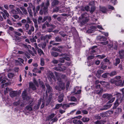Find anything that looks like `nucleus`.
I'll list each match as a JSON object with an SVG mask.
<instances>
[{
	"label": "nucleus",
	"mask_w": 124,
	"mask_h": 124,
	"mask_svg": "<svg viewBox=\"0 0 124 124\" xmlns=\"http://www.w3.org/2000/svg\"><path fill=\"white\" fill-rule=\"evenodd\" d=\"M95 118L97 119H101V117L99 115H96L95 116Z\"/></svg>",
	"instance_id": "nucleus-60"
},
{
	"label": "nucleus",
	"mask_w": 124,
	"mask_h": 124,
	"mask_svg": "<svg viewBox=\"0 0 124 124\" xmlns=\"http://www.w3.org/2000/svg\"><path fill=\"white\" fill-rule=\"evenodd\" d=\"M17 95V93L15 91L11 92L10 94V96L12 97L16 96Z\"/></svg>",
	"instance_id": "nucleus-22"
},
{
	"label": "nucleus",
	"mask_w": 124,
	"mask_h": 124,
	"mask_svg": "<svg viewBox=\"0 0 124 124\" xmlns=\"http://www.w3.org/2000/svg\"><path fill=\"white\" fill-rule=\"evenodd\" d=\"M52 49L54 51L57 52H60L61 51H62V50H61L60 49L55 48L54 47Z\"/></svg>",
	"instance_id": "nucleus-40"
},
{
	"label": "nucleus",
	"mask_w": 124,
	"mask_h": 124,
	"mask_svg": "<svg viewBox=\"0 0 124 124\" xmlns=\"http://www.w3.org/2000/svg\"><path fill=\"white\" fill-rule=\"evenodd\" d=\"M82 112L84 114H87L88 113V112L85 110H82Z\"/></svg>",
	"instance_id": "nucleus-56"
},
{
	"label": "nucleus",
	"mask_w": 124,
	"mask_h": 124,
	"mask_svg": "<svg viewBox=\"0 0 124 124\" xmlns=\"http://www.w3.org/2000/svg\"><path fill=\"white\" fill-rule=\"evenodd\" d=\"M8 76L9 78H13L14 76V74L10 73L8 74Z\"/></svg>",
	"instance_id": "nucleus-39"
},
{
	"label": "nucleus",
	"mask_w": 124,
	"mask_h": 124,
	"mask_svg": "<svg viewBox=\"0 0 124 124\" xmlns=\"http://www.w3.org/2000/svg\"><path fill=\"white\" fill-rule=\"evenodd\" d=\"M106 122L105 121H97L94 122V123L96 124H104Z\"/></svg>",
	"instance_id": "nucleus-24"
},
{
	"label": "nucleus",
	"mask_w": 124,
	"mask_h": 124,
	"mask_svg": "<svg viewBox=\"0 0 124 124\" xmlns=\"http://www.w3.org/2000/svg\"><path fill=\"white\" fill-rule=\"evenodd\" d=\"M111 106V105H106L101 109L100 110H106L108 109V108L110 107Z\"/></svg>",
	"instance_id": "nucleus-23"
},
{
	"label": "nucleus",
	"mask_w": 124,
	"mask_h": 124,
	"mask_svg": "<svg viewBox=\"0 0 124 124\" xmlns=\"http://www.w3.org/2000/svg\"><path fill=\"white\" fill-rule=\"evenodd\" d=\"M70 107L69 104H64L63 105L62 108L63 109H66L67 108H68Z\"/></svg>",
	"instance_id": "nucleus-38"
},
{
	"label": "nucleus",
	"mask_w": 124,
	"mask_h": 124,
	"mask_svg": "<svg viewBox=\"0 0 124 124\" xmlns=\"http://www.w3.org/2000/svg\"><path fill=\"white\" fill-rule=\"evenodd\" d=\"M22 96L23 100L28 101L30 99V97L28 96L27 95L26 90H25L22 93Z\"/></svg>",
	"instance_id": "nucleus-7"
},
{
	"label": "nucleus",
	"mask_w": 124,
	"mask_h": 124,
	"mask_svg": "<svg viewBox=\"0 0 124 124\" xmlns=\"http://www.w3.org/2000/svg\"><path fill=\"white\" fill-rule=\"evenodd\" d=\"M40 64L41 66H43L44 64V59L43 58H41L40 59Z\"/></svg>",
	"instance_id": "nucleus-43"
},
{
	"label": "nucleus",
	"mask_w": 124,
	"mask_h": 124,
	"mask_svg": "<svg viewBox=\"0 0 124 124\" xmlns=\"http://www.w3.org/2000/svg\"><path fill=\"white\" fill-rule=\"evenodd\" d=\"M30 87L32 90H34L36 89V88L34 84L33 83L31 82L29 83Z\"/></svg>",
	"instance_id": "nucleus-20"
},
{
	"label": "nucleus",
	"mask_w": 124,
	"mask_h": 124,
	"mask_svg": "<svg viewBox=\"0 0 124 124\" xmlns=\"http://www.w3.org/2000/svg\"><path fill=\"white\" fill-rule=\"evenodd\" d=\"M40 85L41 87L43 89L45 90V85L41 81L39 82Z\"/></svg>",
	"instance_id": "nucleus-34"
},
{
	"label": "nucleus",
	"mask_w": 124,
	"mask_h": 124,
	"mask_svg": "<svg viewBox=\"0 0 124 124\" xmlns=\"http://www.w3.org/2000/svg\"><path fill=\"white\" fill-rule=\"evenodd\" d=\"M27 23H31L32 22V21L31 20L30 18L29 17H27Z\"/></svg>",
	"instance_id": "nucleus-50"
},
{
	"label": "nucleus",
	"mask_w": 124,
	"mask_h": 124,
	"mask_svg": "<svg viewBox=\"0 0 124 124\" xmlns=\"http://www.w3.org/2000/svg\"><path fill=\"white\" fill-rule=\"evenodd\" d=\"M56 114L53 113L49 115L48 117V119H50L52 118Z\"/></svg>",
	"instance_id": "nucleus-35"
},
{
	"label": "nucleus",
	"mask_w": 124,
	"mask_h": 124,
	"mask_svg": "<svg viewBox=\"0 0 124 124\" xmlns=\"http://www.w3.org/2000/svg\"><path fill=\"white\" fill-rule=\"evenodd\" d=\"M73 123L74 124H83V123L81 121L76 119L73 120Z\"/></svg>",
	"instance_id": "nucleus-17"
},
{
	"label": "nucleus",
	"mask_w": 124,
	"mask_h": 124,
	"mask_svg": "<svg viewBox=\"0 0 124 124\" xmlns=\"http://www.w3.org/2000/svg\"><path fill=\"white\" fill-rule=\"evenodd\" d=\"M54 73L59 82V83H58L59 85L56 86L55 87V88L57 90L59 91L61 90H64L65 88L64 84L62 81L61 79L59 77V76L60 75V74L56 72H54Z\"/></svg>",
	"instance_id": "nucleus-1"
},
{
	"label": "nucleus",
	"mask_w": 124,
	"mask_h": 124,
	"mask_svg": "<svg viewBox=\"0 0 124 124\" xmlns=\"http://www.w3.org/2000/svg\"><path fill=\"white\" fill-rule=\"evenodd\" d=\"M11 13L14 14H17L16 10L15 9H12L11 11Z\"/></svg>",
	"instance_id": "nucleus-59"
},
{
	"label": "nucleus",
	"mask_w": 124,
	"mask_h": 124,
	"mask_svg": "<svg viewBox=\"0 0 124 124\" xmlns=\"http://www.w3.org/2000/svg\"><path fill=\"white\" fill-rule=\"evenodd\" d=\"M117 95L118 98L114 104L115 106L113 108H115L117 107L119 104L122 102V101H123L121 99V93H117Z\"/></svg>",
	"instance_id": "nucleus-3"
},
{
	"label": "nucleus",
	"mask_w": 124,
	"mask_h": 124,
	"mask_svg": "<svg viewBox=\"0 0 124 124\" xmlns=\"http://www.w3.org/2000/svg\"><path fill=\"white\" fill-rule=\"evenodd\" d=\"M30 27L28 23H26L24 25V27L25 28V30H28L29 29Z\"/></svg>",
	"instance_id": "nucleus-33"
},
{
	"label": "nucleus",
	"mask_w": 124,
	"mask_h": 124,
	"mask_svg": "<svg viewBox=\"0 0 124 124\" xmlns=\"http://www.w3.org/2000/svg\"><path fill=\"white\" fill-rule=\"evenodd\" d=\"M119 54L121 59H124V50H122L119 51Z\"/></svg>",
	"instance_id": "nucleus-12"
},
{
	"label": "nucleus",
	"mask_w": 124,
	"mask_h": 124,
	"mask_svg": "<svg viewBox=\"0 0 124 124\" xmlns=\"http://www.w3.org/2000/svg\"><path fill=\"white\" fill-rule=\"evenodd\" d=\"M100 9L103 13L106 12L107 10L106 8L103 7H100Z\"/></svg>",
	"instance_id": "nucleus-21"
},
{
	"label": "nucleus",
	"mask_w": 124,
	"mask_h": 124,
	"mask_svg": "<svg viewBox=\"0 0 124 124\" xmlns=\"http://www.w3.org/2000/svg\"><path fill=\"white\" fill-rule=\"evenodd\" d=\"M51 54L52 55L55 57H56L58 55V53L54 52H52Z\"/></svg>",
	"instance_id": "nucleus-31"
},
{
	"label": "nucleus",
	"mask_w": 124,
	"mask_h": 124,
	"mask_svg": "<svg viewBox=\"0 0 124 124\" xmlns=\"http://www.w3.org/2000/svg\"><path fill=\"white\" fill-rule=\"evenodd\" d=\"M71 101H77V99L75 97L72 96L71 97Z\"/></svg>",
	"instance_id": "nucleus-52"
},
{
	"label": "nucleus",
	"mask_w": 124,
	"mask_h": 124,
	"mask_svg": "<svg viewBox=\"0 0 124 124\" xmlns=\"http://www.w3.org/2000/svg\"><path fill=\"white\" fill-rule=\"evenodd\" d=\"M14 33L15 34L17 35L18 36H20L21 35V33H20L19 32H18L17 31H15L14 32Z\"/></svg>",
	"instance_id": "nucleus-57"
},
{
	"label": "nucleus",
	"mask_w": 124,
	"mask_h": 124,
	"mask_svg": "<svg viewBox=\"0 0 124 124\" xmlns=\"http://www.w3.org/2000/svg\"><path fill=\"white\" fill-rule=\"evenodd\" d=\"M96 26L99 29L101 30H103V29L101 25H97Z\"/></svg>",
	"instance_id": "nucleus-58"
},
{
	"label": "nucleus",
	"mask_w": 124,
	"mask_h": 124,
	"mask_svg": "<svg viewBox=\"0 0 124 124\" xmlns=\"http://www.w3.org/2000/svg\"><path fill=\"white\" fill-rule=\"evenodd\" d=\"M20 101H18L14 102L13 104L15 106H17L19 105L20 104Z\"/></svg>",
	"instance_id": "nucleus-49"
},
{
	"label": "nucleus",
	"mask_w": 124,
	"mask_h": 124,
	"mask_svg": "<svg viewBox=\"0 0 124 124\" xmlns=\"http://www.w3.org/2000/svg\"><path fill=\"white\" fill-rule=\"evenodd\" d=\"M59 3V1L58 0H54L52 2V5L54 6L58 4Z\"/></svg>",
	"instance_id": "nucleus-27"
},
{
	"label": "nucleus",
	"mask_w": 124,
	"mask_h": 124,
	"mask_svg": "<svg viewBox=\"0 0 124 124\" xmlns=\"http://www.w3.org/2000/svg\"><path fill=\"white\" fill-rule=\"evenodd\" d=\"M18 53L20 54H24L25 55L28 59H29L30 58V56L29 55L28 53H26L21 51H18Z\"/></svg>",
	"instance_id": "nucleus-16"
},
{
	"label": "nucleus",
	"mask_w": 124,
	"mask_h": 124,
	"mask_svg": "<svg viewBox=\"0 0 124 124\" xmlns=\"http://www.w3.org/2000/svg\"><path fill=\"white\" fill-rule=\"evenodd\" d=\"M55 70L60 71H63L66 69V67L65 66H62V67H56L54 68Z\"/></svg>",
	"instance_id": "nucleus-9"
},
{
	"label": "nucleus",
	"mask_w": 124,
	"mask_h": 124,
	"mask_svg": "<svg viewBox=\"0 0 124 124\" xmlns=\"http://www.w3.org/2000/svg\"><path fill=\"white\" fill-rule=\"evenodd\" d=\"M102 97L103 98L109 100L112 97V95L111 94L105 93L103 94Z\"/></svg>",
	"instance_id": "nucleus-8"
},
{
	"label": "nucleus",
	"mask_w": 124,
	"mask_h": 124,
	"mask_svg": "<svg viewBox=\"0 0 124 124\" xmlns=\"http://www.w3.org/2000/svg\"><path fill=\"white\" fill-rule=\"evenodd\" d=\"M81 120L84 122L85 123L88 122L90 120V119L87 117L84 116L82 118Z\"/></svg>",
	"instance_id": "nucleus-18"
},
{
	"label": "nucleus",
	"mask_w": 124,
	"mask_h": 124,
	"mask_svg": "<svg viewBox=\"0 0 124 124\" xmlns=\"http://www.w3.org/2000/svg\"><path fill=\"white\" fill-rule=\"evenodd\" d=\"M109 74V73H106L102 75V77L104 78H106L107 77L108 75Z\"/></svg>",
	"instance_id": "nucleus-53"
},
{
	"label": "nucleus",
	"mask_w": 124,
	"mask_h": 124,
	"mask_svg": "<svg viewBox=\"0 0 124 124\" xmlns=\"http://www.w3.org/2000/svg\"><path fill=\"white\" fill-rule=\"evenodd\" d=\"M64 95L62 94L59 96L58 99V101L60 103L63 100Z\"/></svg>",
	"instance_id": "nucleus-15"
},
{
	"label": "nucleus",
	"mask_w": 124,
	"mask_h": 124,
	"mask_svg": "<svg viewBox=\"0 0 124 124\" xmlns=\"http://www.w3.org/2000/svg\"><path fill=\"white\" fill-rule=\"evenodd\" d=\"M110 76H114L117 73L115 71H113L111 73L109 74Z\"/></svg>",
	"instance_id": "nucleus-41"
},
{
	"label": "nucleus",
	"mask_w": 124,
	"mask_h": 124,
	"mask_svg": "<svg viewBox=\"0 0 124 124\" xmlns=\"http://www.w3.org/2000/svg\"><path fill=\"white\" fill-rule=\"evenodd\" d=\"M42 17H39L38 19V22L39 23H41V22H42Z\"/></svg>",
	"instance_id": "nucleus-51"
},
{
	"label": "nucleus",
	"mask_w": 124,
	"mask_h": 124,
	"mask_svg": "<svg viewBox=\"0 0 124 124\" xmlns=\"http://www.w3.org/2000/svg\"><path fill=\"white\" fill-rule=\"evenodd\" d=\"M64 57L62 58H60L59 60V61L61 63H63L64 62Z\"/></svg>",
	"instance_id": "nucleus-48"
},
{
	"label": "nucleus",
	"mask_w": 124,
	"mask_h": 124,
	"mask_svg": "<svg viewBox=\"0 0 124 124\" xmlns=\"http://www.w3.org/2000/svg\"><path fill=\"white\" fill-rule=\"evenodd\" d=\"M49 76L51 78H53L54 77L53 73L51 72H50L49 75Z\"/></svg>",
	"instance_id": "nucleus-46"
},
{
	"label": "nucleus",
	"mask_w": 124,
	"mask_h": 124,
	"mask_svg": "<svg viewBox=\"0 0 124 124\" xmlns=\"http://www.w3.org/2000/svg\"><path fill=\"white\" fill-rule=\"evenodd\" d=\"M36 35H37L38 38H40L41 39L43 40V34H41L40 32H38L37 33Z\"/></svg>",
	"instance_id": "nucleus-29"
},
{
	"label": "nucleus",
	"mask_w": 124,
	"mask_h": 124,
	"mask_svg": "<svg viewBox=\"0 0 124 124\" xmlns=\"http://www.w3.org/2000/svg\"><path fill=\"white\" fill-rule=\"evenodd\" d=\"M33 82L37 86H39V84L37 82L35 79H33Z\"/></svg>",
	"instance_id": "nucleus-62"
},
{
	"label": "nucleus",
	"mask_w": 124,
	"mask_h": 124,
	"mask_svg": "<svg viewBox=\"0 0 124 124\" xmlns=\"http://www.w3.org/2000/svg\"><path fill=\"white\" fill-rule=\"evenodd\" d=\"M50 3L49 0H47L46 3L45 5H44V3L42 2L40 5L41 8L40 9L39 13L41 15H42L43 12L45 14H46L47 12V8L49 6Z\"/></svg>",
	"instance_id": "nucleus-2"
},
{
	"label": "nucleus",
	"mask_w": 124,
	"mask_h": 124,
	"mask_svg": "<svg viewBox=\"0 0 124 124\" xmlns=\"http://www.w3.org/2000/svg\"><path fill=\"white\" fill-rule=\"evenodd\" d=\"M21 9L22 11L23 12L24 14L26 15L28 14L27 10L26 9L23 8H21Z\"/></svg>",
	"instance_id": "nucleus-36"
},
{
	"label": "nucleus",
	"mask_w": 124,
	"mask_h": 124,
	"mask_svg": "<svg viewBox=\"0 0 124 124\" xmlns=\"http://www.w3.org/2000/svg\"><path fill=\"white\" fill-rule=\"evenodd\" d=\"M116 62L114 63V65L115 66H116L118 64L120 63V61L119 58H117L116 59Z\"/></svg>",
	"instance_id": "nucleus-30"
},
{
	"label": "nucleus",
	"mask_w": 124,
	"mask_h": 124,
	"mask_svg": "<svg viewBox=\"0 0 124 124\" xmlns=\"http://www.w3.org/2000/svg\"><path fill=\"white\" fill-rule=\"evenodd\" d=\"M16 12H17V14H18V13H22V12H21V11H20V9L19 8H17L16 9Z\"/></svg>",
	"instance_id": "nucleus-63"
},
{
	"label": "nucleus",
	"mask_w": 124,
	"mask_h": 124,
	"mask_svg": "<svg viewBox=\"0 0 124 124\" xmlns=\"http://www.w3.org/2000/svg\"><path fill=\"white\" fill-rule=\"evenodd\" d=\"M110 82L111 83L114 84L116 86H121L122 81L121 80H116L114 79H112L110 80Z\"/></svg>",
	"instance_id": "nucleus-5"
},
{
	"label": "nucleus",
	"mask_w": 124,
	"mask_h": 124,
	"mask_svg": "<svg viewBox=\"0 0 124 124\" xmlns=\"http://www.w3.org/2000/svg\"><path fill=\"white\" fill-rule=\"evenodd\" d=\"M96 56L101 59H103L106 57V56L104 55H97Z\"/></svg>",
	"instance_id": "nucleus-44"
},
{
	"label": "nucleus",
	"mask_w": 124,
	"mask_h": 124,
	"mask_svg": "<svg viewBox=\"0 0 124 124\" xmlns=\"http://www.w3.org/2000/svg\"><path fill=\"white\" fill-rule=\"evenodd\" d=\"M38 54L40 55H41L42 54H44L43 51L41 49L38 48Z\"/></svg>",
	"instance_id": "nucleus-26"
},
{
	"label": "nucleus",
	"mask_w": 124,
	"mask_h": 124,
	"mask_svg": "<svg viewBox=\"0 0 124 124\" xmlns=\"http://www.w3.org/2000/svg\"><path fill=\"white\" fill-rule=\"evenodd\" d=\"M27 9L28 10L30 16L31 17H33V13L30 8V7H28Z\"/></svg>",
	"instance_id": "nucleus-28"
},
{
	"label": "nucleus",
	"mask_w": 124,
	"mask_h": 124,
	"mask_svg": "<svg viewBox=\"0 0 124 124\" xmlns=\"http://www.w3.org/2000/svg\"><path fill=\"white\" fill-rule=\"evenodd\" d=\"M115 98L114 97L113 98L111 99V100L110 101H109L107 103L108 104H109L110 103H111L112 102H113L115 100Z\"/></svg>",
	"instance_id": "nucleus-47"
},
{
	"label": "nucleus",
	"mask_w": 124,
	"mask_h": 124,
	"mask_svg": "<svg viewBox=\"0 0 124 124\" xmlns=\"http://www.w3.org/2000/svg\"><path fill=\"white\" fill-rule=\"evenodd\" d=\"M59 10V8L57 7L53 9V11L54 12H58Z\"/></svg>",
	"instance_id": "nucleus-54"
},
{
	"label": "nucleus",
	"mask_w": 124,
	"mask_h": 124,
	"mask_svg": "<svg viewBox=\"0 0 124 124\" xmlns=\"http://www.w3.org/2000/svg\"><path fill=\"white\" fill-rule=\"evenodd\" d=\"M46 86L47 88V89L46 90V94L47 95L48 93L50 94L49 97L50 98L53 95V94L51 93L52 90V88L48 84H46Z\"/></svg>",
	"instance_id": "nucleus-6"
},
{
	"label": "nucleus",
	"mask_w": 124,
	"mask_h": 124,
	"mask_svg": "<svg viewBox=\"0 0 124 124\" xmlns=\"http://www.w3.org/2000/svg\"><path fill=\"white\" fill-rule=\"evenodd\" d=\"M95 7L92 6L91 8V10L90 11V12L91 13H93L95 10Z\"/></svg>",
	"instance_id": "nucleus-42"
},
{
	"label": "nucleus",
	"mask_w": 124,
	"mask_h": 124,
	"mask_svg": "<svg viewBox=\"0 0 124 124\" xmlns=\"http://www.w3.org/2000/svg\"><path fill=\"white\" fill-rule=\"evenodd\" d=\"M100 83L104 87L106 86L107 85H109V84L108 83L105 81H101L100 82Z\"/></svg>",
	"instance_id": "nucleus-25"
},
{
	"label": "nucleus",
	"mask_w": 124,
	"mask_h": 124,
	"mask_svg": "<svg viewBox=\"0 0 124 124\" xmlns=\"http://www.w3.org/2000/svg\"><path fill=\"white\" fill-rule=\"evenodd\" d=\"M85 14H82L81 15V17H79V21L82 24H84L88 21V19L85 16Z\"/></svg>",
	"instance_id": "nucleus-4"
},
{
	"label": "nucleus",
	"mask_w": 124,
	"mask_h": 124,
	"mask_svg": "<svg viewBox=\"0 0 124 124\" xmlns=\"http://www.w3.org/2000/svg\"><path fill=\"white\" fill-rule=\"evenodd\" d=\"M46 44L45 42H44L41 44V47L42 49H44L46 46Z\"/></svg>",
	"instance_id": "nucleus-55"
},
{
	"label": "nucleus",
	"mask_w": 124,
	"mask_h": 124,
	"mask_svg": "<svg viewBox=\"0 0 124 124\" xmlns=\"http://www.w3.org/2000/svg\"><path fill=\"white\" fill-rule=\"evenodd\" d=\"M32 106L31 105L26 106L25 107V110L31 111L32 110Z\"/></svg>",
	"instance_id": "nucleus-19"
},
{
	"label": "nucleus",
	"mask_w": 124,
	"mask_h": 124,
	"mask_svg": "<svg viewBox=\"0 0 124 124\" xmlns=\"http://www.w3.org/2000/svg\"><path fill=\"white\" fill-rule=\"evenodd\" d=\"M47 19L48 20V22H50L52 20L51 17L49 16L44 17L43 18L42 21V22H44Z\"/></svg>",
	"instance_id": "nucleus-11"
},
{
	"label": "nucleus",
	"mask_w": 124,
	"mask_h": 124,
	"mask_svg": "<svg viewBox=\"0 0 124 124\" xmlns=\"http://www.w3.org/2000/svg\"><path fill=\"white\" fill-rule=\"evenodd\" d=\"M52 62L54 64H57L58 63V61L57 60L54 59L52 61Z\"/></svg>",
	"instance_id": "nucleus-61"
},
{
	"label": "nucleus",
	"mask_w": 124,
	"mask_h": 124,
	"mask_svg": "<svg viewBox=\"0 0 124 124\" xmlns=\"http://www.w3.org/2000/svg\"><path fill=\"white\" fill-rule=\"evenodd\" d=\"M85 8L86 10L88 11L89 10L90 7L88 6H86L85 7Z\"/></svg>",
	"instance_id": "nucleus-64"
},
{
	"label": "nucleus",
	"mask_w": 124,
	"mask_h": 124,
	"mask_svg": "<svg viewBox=\"0 0 124 124\" xmlns=\"http://www.w3.org/2000/svg\"><path fill=\"white\" fill-rule=\"evenodd\" d=\"M58 118L57 117H55L54 118L51 120L52 123L57 121L58 120Z\"/></svg>",
	"instance_id": "nucleus-45"
},
{
	"label": "nucleus",
	"mask_w": 124,
	"mask_h": 124,
	"mask_svg": "<svg viewBox=\"0 0 124 124\" xmlns=\"http://www.w3.org/2000/svg\"><path fill=\"white\" fill-rule=\"evenodd\" d=\"M100 85H98L96 86V89L100 88V90L96 91L95 93L98 94H101L103 91L102 89L100 88Z\"/></svg>",
	"instance_id": "nucleus-10"
},
{
	"label": "nucleus",
	"mask_w": 124,
	"mask_h": 124,
	"mask_svg": "<svg viewBox=\"0 0 124 124\" xmlns=\"http://www.w3.org/2000/svg\"><path fill=\"white\" fill-rule=\"evenodd\" d=\"M34 30V27L32 25L30 26V28L27 32L28 34L30 35H31L32 34V32H33Z\"/></svg>",
	"instance_id": "nucleus-14"
},
{
	"label": "nucleus",
	"mask_w": 124,
	"mask_h": 124,
	"mask_svg": "<svg viewBox=\"0 0 124 124\" xmlns=\"http://www.w3.org/2000/svg\"><path fill=\"white\" fill-rule=\"evenodd\" d=\"M97 39L100 41H105L107 40V38L103 36H99L97 37Z\"/></svg>",
	"instance_id": "nucleus-13"
},
{
	"label": "nucleus",
	"mask_w": 124,
	"mask_h": 124,
	"mask_svg": "<svg viewBox=\"0 0 124 124\" xmlns=\"http://www.w3.org/2000/svg\"><path fill=\"white\" fill-rule=\"evenodd\" d=\"M55 41L56 42H61L62 40L58 36L55 37Z\"/></svg>",
	"instance_id": "nucleus-32"
},
{
	"label": "nucleus",
	"mask_w": 124,
	"mask_h": 124,
	"mask_svg": "<svg viewBox=\"0 0 124 124\" xmlns=\"http://www.w3.org/2000/svg\"><path fill=\"white\" fill-rule=\"evenodd\" d=\"M62 106V104H57L55 105V109H57L59 108L60 107H61Z\"/></svg>",
	"instance_id": "nucleus-37"
}]
</instances>
